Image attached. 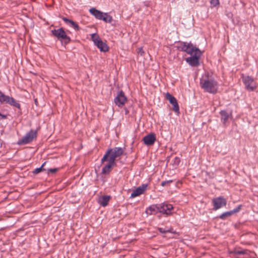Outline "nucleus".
I'll return each mask as SVG.
<instances>
[{
  "label": "nucleus",
  "instance_id": "obj_1",
  "mask_svg": "<svg viewBox=\"0 0 258 258\" xmlns=\"http://www.w3.org/2000/svg\"><path fill=\"white\" fill-rule=\"evenodd\" d=\"M123 153L124 150L121 147L109 149L101 159V162L102 164H103L106 160H109L113 163H115V159L121 156Z\"/></svg>",
  "mask_w": 258,
  "mask_h": 258
},
{
  "label": "nucleus",
  "instance_id": "obj_2",
  "mask_svg": "<svg viewBox=\"0 0 258 258\" xmlns=\"http://www.w3.org/2000/svg\"><path fill=\"white\" fill-rule=\"evenodd\" d=\"M200 84L203 89L210 93L215 94L218 91V83L213 79H205L203 77L201 79Z\"/></svg>",
  "mask_w": 258,
  "mask_h": 258
},
{
  "label": "nucleus",
  "instance_id": "obj_3",
  "mask_svg": "<svg viewBox=\"0 0 258 258\" xmlns=\"http://www.w3.org/2000/svg\"><path fill=\"white\" fill-rule=\"evenodd\" d=\"M89 12L97 19L103 20L106 23H110L112 21V18L107 13H103L95 8H93L90 9Z\"/></svg>",
  "mask_w": 258,
  "mask_h": 258
},
{
  "label": "nucleus",
  "instance_id": "obj_4",
  "mask_svg": "<svg viewBox=\"0 0 258 258\" xmlns=\"http://www.w3.org/2000/svg\"><path fill=\"white\" fill-rule=\"evenodd\" d=\"M53 35L57 38L58 40L61 41L62 43L64 45L68 44L70 41V38L67 36L66 33L62 28L54 29L52 30Z\"/></svg>",
  "mask_w": 258,
  "mask_h": 258
},
{
  "label": "nucleus",
  "instance_id": "obj_5",
  "mask_svg": "<svg viewBox=\"0 0 258 258\" xmlns=\"http://www.w3.org/2000/svg\"><path fill=\"white\" fill-rule=\"evenodd\" d=\"M91 39L95 45L101 51L106 52L108 50L107 44L103 42L99 36L95 34L91 35Z\"/></svg>",
  "mask_w": 258,
  "mask_h": 258
},
{
  "label": "nucleus",
  "instance_id": "obj_6",
  "mask_svg": "<svg viewBox=\"0 0 258 258\" xmlns=\"http://www.w3.org/2000/svg\"><path fill=\"white\" fill-rule=\"evenodd\" d=\"M242 80L245 88L249 91H253L256 88V83L254 79L248 76H242Z\"/></svg>",
  "mask_w": 258,
  "mask_h": 258
},
{
  "label": "nucleus",
  "instance_id": "obj_7",
  "mask_svg": "<svg viewBox=\"0 0 258 258\" xmlns=\"http://www.w3.org/2000/svg\"><path fill=\"white\" fill-rule=\"evenodd\" d=\"M181 49L182 51L186 52L191 56L196 54L198 52L197 51L202 52L199 49L195 47L194 45L186 42H184L182 44Z\"/></svg>",
  "mask_w": 258,
  "mask_h": 258
},
{
  "label": "nucleus",
  "instance_id": "obj_8",
  "mask_svg": "<svg viewBox=\"0 0 258 258\" xmlns=\"http://www.w3.org/2000/svg\"><path fill=\"white\" fill-rule=\"evenodd\" d=\"M36 137V132L31 131L28 133L23 138L19 140L18 144L19 145H25L32 142L33 140Z\"/></svg>",
  "mask_w": 258,
  "mask_h": 258
},
{
  "label": "nucleus",
  "instance_id": "obj_9",
  "mask_svg": "<svg viewBox=\"0 0 258 258\" xmlns=\"http://www.w3.org/2000/svg\"><path fill=\"white\" fill-rule=\"evenodd\" d=\"M165 98L167 100L169 101L170 103L172 105L173 110L175 112L179 113V108L176 99L169 93H166Z\"/></svg>",
  "mask_w": 258,
  "mask_h": 258
},
{
  "label": "nucleus",
  "instance_id": "obj_10",
  "mask_svg": "<svg viewBox=\"0 0 258 258\" xmlns=\"http://www.w3.org/2000/svg\"><path fill=\"white\" fill-rule=\"evenodd\" d=\"M126 101L127 98L122 91L118 93L117 96L114 99L115 104L119 107H122Z\"/></svg>",
  "mask_w": 258,
  "mask_h": 258
},
{
  "label": "nucleus",
  "instance_id": "obj_11",
  "mask_svg": "<svg viewBox=\"0 0 258 258\" xmlns=\"http://www.w3.org/2000/svg\"><path fill=\"white\" fill-rule=\"evenodd\" d=\"M197 52L196 54L186 58V61L191 66L196 67L199 64V59L202 55V52Z\"/></svg>",
  "mask_w": 258,
  "mask_h": 258
},
{
  "label": "nucleus",
  "instance_id": "obj_12",
  "mask_svg": "<svg viewBox=\"0 0 258 258\" xmlns=\"http://www.w3.org/2000/svg\"><path fill=\"white\" fill-rule=\"evenodd\" d=\"M172 205L166 203L159 204V213H161L166 215L172 214L171 211L173 209Z\"/></svg>",
  "mask_w": 258,
  "mask_h": 258
},
{
  "label": "nucleus",
  "instance_id": "obj_13",
  "mask_svg": "<svg viewBox=\"0 0 258 258\" xmlns=\"http://www.w3.org/2000/svg\"><path fill=\"white\" fill-rule=\"evenodd\" d=\"M0 102L2 103L6 102L9 103V104L17 108H20V104L18 103L13 98L6 96L4 94H3L0 99Z\"/></svg>",
  "mask_w": 258,
  "mask_h": 258
},
{
  "label": "nucleus",
  "instance_id": "obj_14",
  "mask_svg": "<svg viewBox=\"0 0 258 258\" xmlns=\"http://www.w3.org/2000/svg\"><path fill=\"white\" fill-rule=\"evenodd\" d=\"M214 208L215 210H218L222 207L226 206V200L223 197H220L215 198L213 200Z\"/></svg>",
  "mask_w": 258,
  "mask_h": 258
},
{
  "label": "nucleus",
  "instance_id": "obj_15",
  "mask_svg": "<svg viewBox=\"0 0 258 258\" xmlns=\"http://www.w3.org/2000/svg\"><path fill=\"white\" fill-rule=\"evenodd\" d=\"M147 187V184H143L134 189L131 195V198H134L143 194L146 190Z\"/></svg>",
  "mask_w": 258,
  "mask_h": 258
},
{
  "label": "nucleus",
  "instance_id": "obj_16",
  "mask_svg": "<svg viewBox=\"0 0 258 258\" xmlns=\"http://www.w3.org/2000/svg\"><path fill=\"white\" fill-rule=\"evenodd\" d=\"M156 140V137L154 134H150L145 136L143 141L145 145L150 146L154 144Z\"/></svg>",
  "mask_w": 258,
  "mask_h": 258
},
{
  "label": "nucleus",
  "instance_id": "obj_17",
  "mask_svg": "<svg viewBox=\"0 0 258 258\" xmlns=\"http://www.w3.org/2000/svg\"><path fill=\"white\" fill-rule=\"evenodd\" d=\"M107 163L104 165L102 169V173L108 174L111 171L112 168L116 165V163H113L109 160H106Z\"/></svg>",
  "mask_w": 258,
  "mask_h": 258
},
{
  "label": "nucleus",
  "instance_id": "obj_18",
  "mask_svg": "<svg viewBox=\"0 0 258 258\" xmlns=\"http://www.w3.org/2000/svg\"><path fill=\"white\" fill-rule=\"evenodd\" d=\"M147 215H155L159 213V205H152L148 207L145 211Z\"/></svg>",
  "mask_w": 258,
  "mask_h": 258
},
{
  "label": "nucleus",
  "instance_id": "obj_19",
  "mask_svg": "<svg viewBox=\"0 0 258 258\" xmlns=\"http://www.w3.org/2000/svg\"><path fill=\"white\" fill-rule=\"evenodd\" d=\"M111 197L109 196H102L98 199V202L101 206L105 207L107 205Z\"/></svg>",
  "mask_w": 258,
  "mask_h": 258
},
{
  "label": "nucleus",
  "instance_id": "obj_20",
  "mask_svg": "<svg viewBox=\"0 0 258 258\" xmlns=\"http://www.w3.org/2000/svg\"><path fill=\"white\" fill-rule=\"evenodd\" d=\"M62 20L70 26L73 27L75 30L78 31L79 30V27L78 25L74 21L68 19L67 18L63 17Z\"/></svg>",
  "mask_w": 258,
  "mask_h": 258
},
{
  "label": "nucleus",
  "instance_id": "obj_21",
  "mask_svg": "<svg viewBox=\"0 0 258 258\" xmlns=\"http://www.w3.org/2000/svg\"><path fill=\"white\" fill-rule=\"evenodd\" d=\"M220 114L221 115V119L222 121L224 124H225L229 117V114L224 110H222L220 111Z\"/></svg>",
  "mask_w": 258,
  "mask_h": 258
},
{
  "label": "nucleus",
  "instance_id": "obj_22",
  "mask_svg": "<svg viewBox=\"0 0 258 258\" xmlns=\"http://www.w3.org/2000/svg\"><path fill=\"white\" fill-rule=\"evenodd\" d=\"M238 211V210H234L233 211H230L224 213L221 215H220V218L221 219H224L227 217L230 216L232 213L237 212Z\"/></svg>",
  "mask_w": 258,
  "mask_h": 258
},
{
  "label": "nucleus",
  "instance_id": "obj_23",
  "mask_svg": "<svg viewBox=\"0 0 258 258\" xmlns=\"http://www.w3.org/2000/svg\"><path fill=\"white\" fill-rule=\"evenodd\" d=\"M45 164V163H44L40 167L35 169L33 171V172L34 174H38V173H40V172H41L42 170H44V169L43 168Z\"/></svg>",
  "mask_w": 258,
  "mask_h": 258
},
{
  "label": "nucleus",
  "instance_id": "obj_24",
  "mask_svg": "<svg viewBox=\"0 0 258 258\" xmlns=\"http://www.w3.org/2000/svg\"><path fill=\"white\" fill-rule=\"evenodd\" d=\"M210 3L213 7H216L219 4V0H211Z\"/></svg>",
  "mask_w": 258,
  "mask_h": 258
},
{
  "label": "nucleus",
  "instance_id": "obj_25",
  "mask_svg": "<svg viewBox=\"0 0 258 258\" xmlns=\"http://www.w3.org/2000/svg\"><path fill=\"white\" fill-rule=\"evenodd\" d=\"M137 52L140 54L141 56L143 55L144 54V51L142 48V47H139L137 49Z\"/></svg>",
  "mask_w": 258,
  "mask_h": 258
},
{
  "label": "nucleus",
  "instance_id": "obj_26",
  "mask_svg": "<svg viewBox=\"0 0 258 258\" xmlns=\"http://www.w3.org/2000/svg\"><path fill=\"white\" fill-rule=\"evenodd\" d=\"M172 182H173V180H172L164 181L161 182V185L162 186H164L167 184H169V183H170Z\"/></svg>",
  "mask_w": 258,
  "mask_h": 258
},
{
  "label": "nucleus",
  "instance_id": "obj_27",
  "mask_svg": "<svg viewBox=\"0 0 258 258\" xmlns=\"http://www.w3.org/2000/svg\"><path fill=\"white\" fill-rule=\"evenodd\" d=\"M58 168H50L48 170V172L49 173H54L56 171H57Z\"/></svg>",
  "mask_w": 258,
  "mask_h": 258
},
{
  "label": "nucleus",
  "instance_id": "obj_28",
  "mask_svg": "<svg viewBox=\"0 0 258 258\" xmlns=\"http://www.w3.org/2000/svg\"><path fill=\"white\" fill-rule=\"evenodd\" d=\"M179 162H180L179 158L178 157H175L174 158V164L175 165H178Z\"/></svg>",
  "mask_w": 258,
  "mask_h": 258
},
{
  "label": "nucleus",
  "instance_id": "obj_29",
  "mask_svg": "<svg viewBox=\"0 0 258 258\" xmlns=\"http://www.w3.org/2000/svg\"><path fill=\"white\" fill-rule=\"evenodd\" d=\"M158 230L161 233H166L167 232H170L169 230H164L162 228H159Z\"/></svg>",
  "mask_w": 258,
  "mask_h": 258
},
{
  "label": "nucleus",
  "instance_id": "obj_30",
  "mask_svg": "<svg viewBox=\"0 0 258 258\" xmlns=\"http://www.w3.org/2000/svg\"><path fill=\"white\" fill-rule=\"evenodd\" d=\"M236 253L237 254H246L247 251L245 250H240V251H237Z\"/></svg>",
  "mask_w": 258,
  "mask_h": 258
},
{
  "label": "nucleus",
  "instance_id": "obj_31",
  "mask_svg": "<svg viewBox=\"0 0 258 258\" xmlns=\"http://www.w3.org/2000/svg\"><path fill=\"white\" fill-rule=\"evenodd\" d=\"M0 116H2L3 118H5L6 117V116H5L4 115H2L1 113H0Z\"/></svg>",
  "mask_w": 258,
  "mask_h": 258
}]
</instances>
